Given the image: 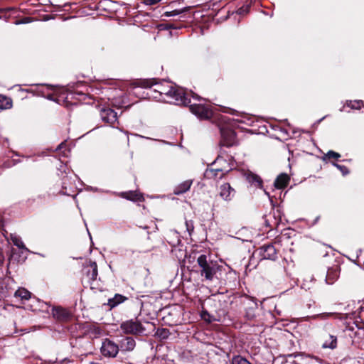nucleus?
<instances>
[{"mask_svg":"<svg viewBox=\"0 0 364 364\" xmlns=\"http://www.w3.org/2000/svg\"><path fill=\"white\" fill-rule=\"evenodd\" d=\"M346 105L354 109H359L363 105V102L362 100H347L346 102Z\"/></svg>","mask_w":364,"mask_h":364,"instance_id":"a878e982","label":"nucleus"},{"mask_svg":"<svg viewBox=\"0 0 364 364\" xmlns=\"http://www.w3.org/2000/svg\"><path fill=\"white\" fill-rule=\"evenodd\" d=\"M3 261H4L3 252H2V250L0 248V264L3 262Z\"/></svg>","mask_w":364,"mask_h":364,"instance_id":"ea45409f","label":"nucleus"},{"mask_svg":"<svg viewBox=\"0 0 364 364\" xmlns=\"http://www.w3.org/2000/svg\"><path fill=\"white\" fill-rule=\"evenodd\" d=\"M341 157V155L340 154L337 153V152H335L333 151H329L327 152V154L323 156V159H338Z\"/></svg>","mask_w":364,"mask_h":364,"instance_id":"cd10ccee","label":"nucleus"},{"mask_svg":"<svg viewBox=\"0 0 364 364\" xmlns=\"http://www.w3.org/2000/svg\"><path fill=\"white\" fill-rule=\"evenodd\" d=\"M120 328L127 334H141L145 331L141 323L139 321L134 319L122 323Z\"/></svg>","mask_w":364,"mask_h":364,"instance_id":"423d86ee","label":"nucleus"},{"mask_svg":"<svg viewBox=\"0 0 364 364\" xmlns=\"http://www.w3.org/2000/svg\"><path fill=\"white\" fill-rule=\"evenodd\" d=\"M257 251L262 259L275 260L277 258V250L273 245H264Z\"/></svg>","mask_w":364,"mask_h":364,"instance_id":"6e6552de","label":"nucleus"},{"mask_svg":"<svg viewBox=\"0 0 364 364\" xmlns=\"http://www.w3.org/2000/svg\"><path fill=\"white\" fill-rule=\"evenodd\" d=\"M325 117H323L321 118V119L318 120V122H321Z\"/></svg>","mask_w":364,"mask_h":364,"instance_id":"49530a36","label":"nucleus"},{"mask_svg":"<svg viewBox=\"0 0 364 364\" xmlns=\"http://www.w3.org/2000/svg\"><path fill=\"white\" fill-rule=\"evenodd\" d=\"M334 315H335L334 313H322V314H317V315L314 316V317H318L321 319H326V318H328Z\"/></svg>","mask_w":364,"mask_h":364,"instance_id":"2f4dec72","label":"nucleus"},{"mask_svg":"<svg viewBox=\"0 0 364 364\" xmlns=\"http://www.w3.org/2000/svg\"><path fill=\"white\" fill-rule=\"evenodd\" d=\"M201 318L205 321L208 323H212L213 321H215V318L213 316H211L207 311L204 310L201 312Z\"/></svg>","mask_w":364,"mask_h":364,"instance_id":"bb28decb","label":"nucleus"},{"mask_svg":"<svg viewBox=\"0 0 364 364\" xmlns=\"http://www.w3.org/2000/svg\"><path fill=\"white\" fill-rule=\"evenodd\" d=\"M191 95H192V97H193V99L198 100L199 101H202V100H203V99H200V98L199 97V96H198V95L195 94V93L191 92Z\"/></svg>","mask_w":364,"mask_h":364,"instance_id":"58836bf2","label":"nucleus"},{"mask_svg":"<svg viewBox=\"0 0 364 364\" xmlns=\"http://www.w3.org/2000/svg\"><path fill=\"white\" fill-rule=\"evenodd\" d=\"M186 106H189L191 112L200 119H208L213 116V111L208 105L201 103L191 104V101L190 100V103Z\"/></svg>","mask_w":364,"mask_h":364,"instance_id":"39448f33","label":"nucleus"},{"mask_svg":"<svg viewBox=\"0 0 364 364\" xmlns=\"http://www.w3.org/2000/svg\"><path fill=\"white\" fill-rule=\"evenodd\" d=\"M218 119V126L220 131L221 140L220 144L225 146H231L235 144L236 134L231 129L233 126V121L230 118L224 115H218L215 117Z\"/></svg>","mask_w":364,"mask_h":364,"instance_id":"f03ea898","label":"nucleus"},{"mask_svg":"<svg viewBox=\"0 0 364 364\" xmlns=\"http://www.w3.org/2000/svg\"><path fill=\"white\" fill-rule=\"evenodd\" d=\"M246 180L252 185L256 188H262V180L258 175L252 173L247 172L245 174Z\"/></svg>","mask_w":364,"mask_h":364,"instance_id":"4468645a","label":"nucleus"},{"mask_svg":"<svg viewBox=\"0 0 364 364\" xmlns=\"http://www.w3.org/2000/svg\"><path fill=\"white\" fill-rule=\"evenodd\" d=\"M31 21V18H28V17H26V18H23V19L21 20H18V21H16L15 22V24L16 25H19V24H24V23H30Z\"/></svg>","mask_w":364,"mask_h":364,"instance_id":"72a5a7b5","label":"nucleus"},{"mask_svg":"<svg viewBox=\"0 0 364 364\" xmlns=\"http://www.w3.org/2000/svg\"><path fill=\"white\" fill-rule=\"evenodd\" d=\"M59 171L60 172H64V173H66V165H60V168H59Z\"/></svg>","mask_w":364,"mask_h":364,"instance_id":"4c0bfd02","label":"nucleus"},{"mask_svg":"<svg viewBox=\"0 0 364 364\" xmlns=\"http://www.w3.org/2000/svg\"><path fill=\"white\" fill-rule=\"evenodd\" d=\"M192 185L191 180H187L178 185L173 191L175 195H181L188 191Z\"/></svg>","mask_w":364,"mask_h":364,"instance_id":"f3484780","label":"nucleus"},{"mask_svg":"<svg viewBox=\"0 0 364 364\" xmlns=\"http://www.w3.org/2000/svg\"><path fill=\"white\" fill-rule=\"evenodd\" d=\"M213 166H218L214 168H208L205 173L207 178H221L225 173H228L232 167L223 157L218 156L212 164Z\"/></svg>","mask_w":364,"mask_h":364,"instance_id":"20e7f679","label":"nucleus"},{"mask_svg":"<svg viewBox=\"0 0 364 364\" xmlns=\"http://www.w3.org/2000/svg\"><path fill=\"white\" fill-rule=\"evenodd\" d=\"M290 180L289 176L287 173H281L277 176L274 181V186L278 189L285 188Z\"/></svg>","mask_w":364,"mask_h":364,"instance_id":"dca6fc26","label":"nucleus"},{"mask_svg":"<svg viewBox=\"0 0 364 364\" xmlns=\"http://www.w3.org/2000/svg\"><path fill=\"white\" fill-rule=\"evenodd\" d=\"M235 195V190L228 183L222 184L219 188V196L226 201L230 202Z\"/></svg>","mask_w":364,"mask_h":364,"instance_id":"9d476101","label":"nucleus"},{"mask_svg":"<svg viewBox=\"0 0 364 364\" xmlns=\"http://www.w3.org/2000/svg\"><path fill=\"white\" fill-rule=\"evenodd\" d=\"M332 164H333V166L336 167L338 170H340L343 176H346V175L349 173V171H348V168L346 166H343V165H340V164H338L337 163H335V162H333Z\"/></svg>","mask_w":364,"mask_h":364,"instance_id":"c756f323","label":"nucleus"},{"mask_svg":"<svg viewBox=\"0 0 364 364\" xmlns=\"http://www.w3.org/2000/svg\"><path fill=\"white\" fill-rule=\"evenodd\" d=\"M91 267V270L87 272V277L92 281H95L97 279L98 272H97V265L95 262H92L90 264Z\"/></svg>","mask_w":364,"mask_h":364,"instance_id":"5701e85b","label":"nucleus"},{"mask_svg":"<svg viewBox=\"0 0 364 364\" xmlns=\"http://www.w3.org/2000/svg\"><path fill=\"white\" fill-rule=\"evenodd\" d=\"M231 364H252L247 358L240 355H234L231 359Z\"/></svg>","mask_w":364,"mask_h":364,"instance_id":"393cba45","label":"nucleus"},{"mask_svg":"<svg viewBox=\"0 0 364 364\" xmlns=\"http://www.w3.org/2000/svg\"><path fill=\"white\" fill-rule=\"evenodd\" d=\"M101 119L108 124H113L117 121V114L109 107H104L100 109Z\"/></svg>","mask_w":364,"mask_h":364,"instance_id":"9b49d317","label":"nucleus"},{"mask_svg":"<svg viewBox=\"0 0 364 364\" xmlns=\"http://www.w3.org/2000/svg\"><path fill=\"white\" fill-rule=\"evenodd\" d=\"M140 86L151 89L154 94H148L150 97L158 100H164L176 105H187L190 103L188 94L182 88H175L168 82L165 80L158 81L156 79L144 80L140 82Z\"/></svg>","mask_w":364,"mask_h":364,"instance_id":"f257e3e1","label":"nucleus"},{"mask_svg":"<svg viewBox=\"0 0 364 364\" xmlns=\"http://www.w3.org/2000/svg\"><path fill=\"white\" fill-rule=\"evenodd\" d=\"M162 0H142V3L146 6H153L159 3Z\"/></svg>","mask_w":364,"mask_h":364,"instance_id":"473e14b6","label":"nucleus"},{"mask_svg":"<svg viewBox=\"0 0 364 364\" xmlns=\"http://www.w3.org/2000/svg\"><path fill=\"white\" fill-rule=\"evenodd\" d=\"M249 10H250V5L246 4V5H243L240 8H239L238 10L237 11V13L239 15H245L249 12Z\"/></svg>","mask_w":364,"mask_h":364,"instance_id":"7c9ffc66","label":"nucleus"},{"mask_svg":"<svg viewBox=\"0 0 364 364\" xmlns=\"http://www.w3.org/2000/svg\"><path fill=\"white\" fill-rule=\"evenodd\" d=\"M90 364H101V363L92 362Z\"/></svg>","mask_w":364,"mask_h":364,"instance_id":"a18cd8bd","label":"nucleus"},{"mask_svg":"<svg viewBox=\"0 0 364 364\" xmlns=\"http://www.w3.org/2000/svg\"><path fill=\"white\" fill-rule=\"evenodd\" d=\"M230 114H233V115H237V112L235 111V110H232V109H230Z\"/></svg>","mask_w":364,"mask_h":364,"instance_id":"79ce46f5","label":"nucleus"},{"mask_svg":"<svg viewBox=\"0 0 364 364\" xmlns=\"http://www.w3.org/2000/svg\"><path fill=\"white\" fill-rule=\"evenodd\" d=\"M14 296L22 299L28 300L31 297V292L24 288H19L16 291Z\"/></svg>","mask_w":364,"mask_h":364,"instance_id":"b1692460","label":"nucleus"},{"mask_svg":"<svg viewBox=\"0 0 364 364\" xmlns=\"http://www.w3.org/2000/svg\"><path fill=\"white\" fill-rule=\"evenodd\" d=\"M119 350L118 344L107 338L105 339L100 348L101 353L103 356L107 358H114Z\"/></svg>","mask_w":364,"mask_h":364,"instance_id":"0eeeda50","label":"nucleus"},{"mask_svg":"<svg viewBox=\"0 0 364 364\" xmlns=\"http://www.w3.org/2000/svg\"><path fill=\"white\" fill-rule=\"evenodd\" d=\"M118 346L119 347V350H121L122 352H129L134 349L136 346V342L132 337L127 336L119 341Z\"/></svg>","mask_w":364,"mask_h":364,"instance_id":"ddd939ff","label":"nucleus"},{"mask_svg":"<svg viewBox=\"0 0 364 364\" xmlns=\"http://www.w3.org/2000/svg\"><path fill=\"white\" fill-rule=\"evenodd\" d=\"M186 230L189 235H191L194 230V224L193 220H186L185 222Z\"/></svg>","mask_w":364,"mask_h":364,"instance_id":"c85d7f7f","label":"nucleus"},{"mask_svg":"<svg viewBox=\"0 0 364 364\" xmlns=\"http://www.w3.org/2000/svg\"><path fill=\"white\" fill-rule=\"evenodd\" d=\"M326 282L328 284H333L334 282V279H330L329 272H328V274H327V276L326 277Z\"/></svg>","mask_w":364,"mask_h":364,"instance_id":"e433bc0d","label":"nucleus"},{"mask_svg":"<svg viewBox=\"0 0 364 364\" xmlns=\"http://www.w3.org/2000/svg\"><path fill=\"white\" fill-rule=\"evenodd\" d=\"M12 107V100L10 97L0 95V108L10 109Z\"/></svg>","mask_w":364,"mask_h":364,"instance_id":"4be33fe9","label":"nucleus"},{"mask_svg":"<svg viewBox=\"0 0 364 364\" xmlns=\"http://www.w3.org/2000/svg\"><path fill=\"white\" fill-rule=\"evenodd\" d=\"M47 98L50 100H54L53 97V95H48L47 96Z\"/></svg>","mask_w":364,"mask_h":364,"instance_id":"37998d69","label":"nucleus"},{"mask_svg":"<svg viewBox=\"0 0 364 364\" xmlns=\"http://www.w3.org/2000/svg\"><path fill=\"white\" fill-rule=\"evenodd\" d=\"M120 196L132 201H141L143 200L141 194L136 191L122 192L120 193Z\"/></svg>","mask_w":364,"mask_h":364,"instance_id":"a211bd4d","label":"nucleus"},{"mask_svg":"<svg viewBox=\"0 0 364 364\" xmlns=\"http://www.w3.org/2000/svg\"><path fill=\"white\" fill-rule=\"evenodd\" d=\"M236 121H237L238 122H241V123L245 122L244 119H236Z\"/></svg>","mask_w":364,"mask_h":364,"instance_id":"c03bdc74","label":"nucleus"},{"mask_svg":"<svg viewBox=\"0 0 364 364\" xmlns=\"http://www.w3.org/2000/svg\"><path fill=\"white\" fill-rule=\"evenodd\" d=\"M346 329L350 331L349 336L358 340L364 339V324L353 322L349 323Z\"/></svg>","mask_w":364,"mask_h":364,"instance_id":"1a4fd4ad","label":"nucleus"},{"mask_svg":"<svg viewBox=\"0 0 364 364\" xmlns=\"http://www.w3.org/2000/svg\"><path fill=\"white\" fill-rule=\"evenodd\" d=\"M56 364H74V363L73 360L68 358H65L60 361L57 362Z\"/></svg>","mask_w":364,"mask_h":364,"instance_id":"c9c22d12","label":"nucleus"},{"mask_svg":"<svg viewBox=\"0 0 364 364\" xmlns=\"http://www.w3.org/2000/svg\"><path fill=\"white\" fill-rule=\"evenodd\" d=\"M52 314L53 317L61 321L67 320L70 317L69 312L62 307L53 308Z\"/></svg>","mask_w":364,"mask_h":364,"instance_id":"2eb2a0df","label":"nucleus"},{"mask_svg":"<svg viewBox=\"0 0 364 364\" xmlns=\"http://www.w3.org/2000/svg\"><path fill=\"white\" fill-rule=\"evenodd\" d=\"M9 239L11 240L13 244L18 247L22 251L28 252V250L25 246L23 242L22 241L21 237L17 235L16 234H11Z\"/></svg>","mask_w":364,"mask_h":364,"instance_id":"6ab92c4d","label":"nucleus"},{"mask_svg":"<svg viewBox=\"0 0 364 364\" xmlns=\"http://www.w3.org/2000/svg\"><path fill=\"white\" fill-rule=\"evenodd\" d=\"M197 263L200 268V276L210 282L213 280L221 267L217 261L208 258L206 255H200L197 259Z\"/></svg>","mask_w":364,"mask_h":364,"instance_id":"7ed1b4c3","label":"nucleus"},{"mask_svg":"<svg viewBox=\"0 0 364 364\" xmlns=\"http://www.w3.org/2000/svg\"><path fill=\"white\" fill-rule=\"evenodd\" d=\"M245 305V317L247 320L252 321L255 318V311L257 309V304L254 300L247 298L244 302Z\"/></svg>","mask_w":364,"mask_h":364,"instance_id":"f8f14e48","label":"nucleus"},{"mask_svg":"<svg viewBox=\"0 0 364 364\" xmlns=\"http://www.w3.org/2000/svg\"><path fill=\"white\" fill-rule=\"evenodd\" d=\"M126 299V297L121 295V294H115V296L112 298V299H109L108 300V303L107 304L110 306V308H114L115 306H117L118 304L122 303L123 301H124Z\"/></svg>","mask_w":364,"mask_h":364,"instance_id":"aec40b11","label":"nucleus"},{"mask_svg":"<svg viewBox=\"0 0 364 364\" xmlns=\"http://www.w3.org/2000/svg\"><path fill=\"white\" fill-rule=\"evenodd\" d=\"M337 346V338L336 336L330 335L328 339L322 344L323 348L334 349Z\"/></svg>","mask_w":364,"mask_h":364,"instance_id":"412c9836","label":"nucleus"},{"mask_svg":"<svg viewBox=\"0 0 364 364\" xmlns=\"http://www.w3.org/2000/svg\"><path fill=\"white\" fill-rule=\"evenodd\" d=\"M306 357L311 358V359H314L315 361H316L317 363H318L320 364L323 363V360L318 356L306 355Z\"/></svg>","mask_w":364,"mask_h":364,"instance_id":"f704fd0d","label":"nucleus"},{"mask_svg":"<svg viewBox=\"0 0 364 364\" xmlns=\"http://www.w3.org/2000/svg\"><path fill=\"white\" fill-rule=\"evenodd\" d=\"M63 146H64V143H61L60 144H59V145L57 146V148H56V149H55V150H56V151L60 150V149L63 148Z\"/></svg>","mask_w":364,"mask_h":364,"instance_id":"a19ab883","label":"nucleus"}]
</instances>
